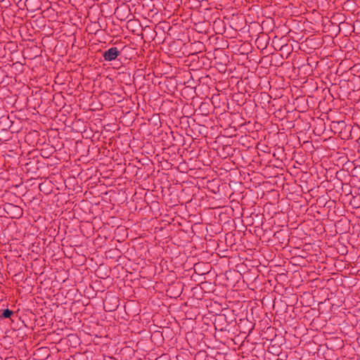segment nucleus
Masks as SVG:
<instances>
[{
	"mask_svg": "<svg viewBox=\"0 0 360 360\" xmlns=\"http://www.w3.org/2000/svg\"><path fill=\"white\" fill-rule=\"evenodd\" d=\"M13 314V311L9 309H5L2 314L4 318H9Z\"/></svg>",
	"mask_w": 360,
	"mask_h": 360,
	"instance_id": "obj_2",
	"label": "nucleus"
},
{
	"mask_svg": "<svg viewBox=\"0 0 360 360\" xmlns=\"http://www.w3.org/2000/svg\"><path fill=\"white\" fill-rule=\"evenodd\" d=\"M119 54L117 48L112 47L103 53V57L105 60L111 61L115 60Z\"/></svg>",
	"mask_w": 360,
	"mask_h": 360,
	"instance_id": "obj_1",
	"label": "nucleus"
}]
</instances>
